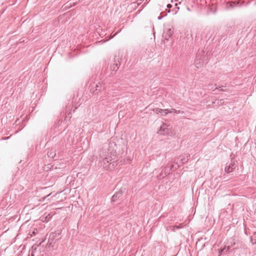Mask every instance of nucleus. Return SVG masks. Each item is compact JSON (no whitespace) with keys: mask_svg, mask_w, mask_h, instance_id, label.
<instances>
[{"mask_svg":"<svg viewBox=\"0 0 256 256\" xmlns=\"http://www.w3.org/2000/svg\"><path fill=\"white\" fill-rule=\"evenodd\" d=\"M251 242H252V244H256V241L254 242H253V240L251 238Z\"/></svg>","mask_w":256,"mask_h":256,"instance_id":"obj_22","label":"nucleus"},{"mask_svg":"<svg viewBox=\"0 0 256 256\" xmlns=\"http://www.w3.org/2000/svg\"><path fill=\"white\" fill-rule=\"evenodd\" d=\"M186 162V160H184L182 161V163H184Z\"/></svg>","mask_w":256,"mask_h":256,"instance_id":"obj_25","label":"nucleus"},{"mask_svg":"<svg viewBox=\"0 0 256 256\" xmlns=\"http://www.w3.org/2000/svg\"><path fill=\"white\" fill-rule=\"evenodd\" d=\"M198 56H199V55H196V60H195V64H196L197 68H198L199 66H203L204 64H206V62H204V60L203 59L202 60V62H200L199 64H198L197 62V60H198Z\"/></svg>","mask_w":256,"mask_h":256,"instance_id":"obj_12","label":"nucleus"},{"mask_svg":"<svg viewBox=\"0 0 256 256\" xmlns=\"http://www.w3.org/2000/svg\"><path fill=\"white\" fill-rule=\"evenodd\" d=\"M180 228V226H174V228H176V229H179Z\"/></svg>","mask_w":256,"mask_h":256,"instance_id":"obj_20","label":"nucleus"},{"mask_svg":"<svg viewBox=\"0 0 256 256\" xmlns=\"http://www.w3.org/2000/svg\"><path fill=\"white\" fill-rule=\"evenodd\" d=\"M160 134H168L170 132V128H168V126L166 124H163L160 126Z\"/></svg>","mask_w":256,"mask_h":256,"instance_id":"obj_5","label":"nucleus"},{"mask_svg":"<svg viewBox=\"0 0 256 256\" xmlns=\"http://www.w3.org/2000/svg\"><path fill=\"white\" fill-rule=\"evenodd\" d=\"M116 144L114 142H110L108 147L102 150L99 154L101 166L106 170H112L114 168L116 162L114 160L117 152L114 148Z\"/></svg>","mask_w":256,"mask_h":256,"instance_id":"obj_1","label":"nucleus"},{"mask_svg":"<svg viewBox=\"0 0 256 256\" xmlns=\"http://www.w3.org/2000/svg\"><path fill=\"white\" fill-rule=\"evenodd\" d=\"M223 87H224L223 86H218V88H215V90H220V91L224 92V91H225V90L223 89Z\"/></svg>","mask_w":256,"mask_h":256,"instance_id":"obj_15","label":"nucleus"},{"mask_svg":"<svg viewBox=\"0 0 256 256\" xmlns=\"http://www.w3.org/2000/svg\"><path fill=\"white\" fill-rule=\"evenodd\" d=\"M173 32V28H166L164 30L162 37L165 40H168L172 36Z\"/></svg>","mask_w":256,"mask_h":256,"instance_id":"obj_4","label":"nucleus"},{"mask_svg":"<svg viewBox=\"0 0 256 256\" xmlns=\"http://www.w3.org/2000/svg\"><path fill=\"white\" fill-rule=\"evenodd\" d=\"M154 111L158 114H160L162 116H166L168 113V109H161L156 108L154 110Z\"/></svg>","mask_w":256,"mask_h":256,"instance_id":"obj_10","label":"nucleus"},{"mask_svg":"<svg viewBox=\"0 0 256 256\" xmlns=\"http://www.w3.org/2000/svg\"><path fill=\"white\" fill-rule=\"evenodd\" d=\"M239 4L238 2H232L230 4V7L232 8H233L237 6H238Z\"/></svg>","mask_w":256,"mask_h":256,"instance_id":"obj_14","label":"nucleus"},{"mask_svg":"<svg viewBox=\"0 0 256 256\" xmlns=\"http://www.w3.org/2000/svg\"><path fill=\"white\" fill-rule=\"evenodd\" d=\"M120 66V62L118 60V58H114L113 63L111 64L108 68H107L108 72V70H110V74H109V76H112L115 74V72H116V70L118 69Z\"/></svg>","mask_w":256,"mask_h":256,"instance_id":"obj_2","label":"nucleus"},{"mask_svg":"<svg viewBox=\"0 0 256 256\" xmlns=\"http://www.w3.org/2000/svg\"><path fill=\"white\" fill-rule=\"evenodd\" d=\"M60 232H58V233H56V232H53V233H52L50 234V238H54V237L55 236H58V239L60 238Z\"/></svg>","mask_w":256,"mask_h":256,"instance_id":"obj_13","label":"nucleus"},{"mask_svg":"<svg viewBox=\"0 0 256 256\" xmlns=\"http://www.w3.org/2000/svg\"><path fill=\"white\" fill-rule=\"evenodd\" d=\"M174 113H176V114H180V113H181V112L180 110H176V111H174ZM182 114L184 113V112H182Z\"/></svg>","mask_w":256,"mask_h":256,"instance_id":"obj_18","label":"nucleus"},{"mask_svg":"<svg viewBox=\"0 0 256 256\" xmlns=\"http://www.w3.org/2000/svg\"><path fill=\"white\" fill-rule=\"evenodd\" d=\"M3 139H4V140H5L8 139V138H4Z\"/></svg>","mask_w":256,"mask_h":256,"instance_id":"obj_27","label":"nucleus"},{"mask_svg":"<svg viewBox=\"0 0 256 256\" xmlns=\"http://www.w3.org/2000/svg\"><path fill=\"white\" fill-rule=\"evenodd\" d=\"M50 195V194H48L44 198H46L48 197Z\"/></svg>","mask_w":256,"mask_h":256,"instance_id":"obj_26","label":"nucleus"},{"mask_svg":"<svg viewBox=\"0 0 256 256\" xmlns=\"http://www.w3.org/2000/svg\"><path fill=\"white\" fill-rule=\"evenodd\" d=\"M56 155V150L52 148L48 152V158H54Z\"/></svg>","mask_w":256,"mask_h":256,"instance_id":"obj_11","label":"nucleus"},{"mask_svg":"<svg viewBox=\"0 0 256 256\" xmlns=\"http://www.w3.org/2000/svg\"><path fill=\"white\" fill-rule=\"evenodd\" d=\"M166 6L168 8H172V5L171 4H167Z\"/></svg>","mask_w":256,"mask_h":256,"instance_id":"obj_19","label":"nucleus"},{"mask_svg":"<svg viewBox=\"0 0 256 256\" xmlns=\"http://www.w3.org/2000/svg\"><path fill=\"white\" fill-rule=\"evenodd\" d=\"M164 17V16H159L158 18V20H162Z\"/></svg>","mask_w":256,"mask_h":256,"instance_id":"obj_21","label":"nucleus"},{"mask_svg":"<svg viewBox=\"0 0 256 256\" xmlns=\"http://www.w3.org/2000/svg\"><path fill=\"white\" fill-rule=\"evenodd\" d=\"M162 172H163V174L164 175V172L163 171Z\"/></svg>","mask_w":256,"mask_h":256,"instance_id":"obj_29","label":"nucleus"},{"mask_svg":"<svg viewBox=\"0 0 256 256\" xmlns=\"http://www.w3.org/2000/svg\"><path fill=\"white\" fill-rule=\"evenodd\" d=\"M254 234H256V232H254Z\"/></svg>","mask_w":256,"mask_h":256,"instance_id":"obj_30","label":"nucleus"},{"mask_svg":"<svg viewBox=\"0 0 256 256\" xmlns=\"http://www.w3.org/2000/svg\"><path fill=\"white\" fill-rule=\"evenodd\" d=\"M122 194L123 191L122 189L116 192L112 198V202H116L122 196Z\"/></svg>","mask_w":256,"mask_h":256,"instance_id":"obj_6","label":"nucleus"},{"mask_svg":"<svg viewBox=\"0 0 256 256\" xmlns=\"http://www.w3.org/2000/svg\"><path fill=\"white\" fill-rule=\"evenodd\" d=\"M175 6H176V8L178 10H179V7L178 6V4H175Z\"/></svg>","mask_w":256,"mask_h":256,"instance_id":"obj_23","label":"nucleus"},{"mask_svg":"<svg viewBox=\"0 0 256 256\" xmlns=\"http://www.w3.org/2000/svg\"><path fill=\"white\" fill-rule=\"evenodd\" d=\"M170 168L169 169V168H164V170L162 171L164 172V175L163 174V172H161L158 176V179H162L167 176L170 173V170H172L173 166L172 165L170 166Z\"/></svg>","mask_w":256,"mask_h":256,"instance_id":"obj_7","label":"nucleus"},{"mask_svg":"<svg viewBox=\"0 0 256 256\" xmlns=\"http://www.w3.org/2000/svg\"><path fill=\"white\" fill-rule=\"evenodd\" d=\"M102 85L99 86L98 84H94L90 86V91L94 93L97 94L102 90Z\"/></svg>","mask_w":256,"mask_h":256,"instance_id":"obj_9","label":"nucleus"},{"mask_svg":"<svg viewBox=\"0 0 256 256\" xmlns=\"http://www.w3.org/2000/svg\"><path fill=\"white\" fill-rule=\"evenodd\" d=\"M230 250V248L229 247H228L227 248V250Z\"/></svg>","mask_w":256,"mask_h":256,"instance_id":"obj_28","label":"nucleus"},{"mask_svg":"<svg viewBox=\"0 0 256 256\" xmlns=\"http://www.w3.org/2000/svg\"><path fill=\"white\" fill-rule=\"evenodd\" d=\"M236 160L233 159H231L230 164L226 166L224 168V170L226 172L229 174L234 171V170L236 168Z\"/></svg>","mask_w":256,"mask_h":256,"instance_id":"obj_3","label":"nucleus"},{"mask_svg":"<svg viewBox=\"0 0 256 256\" xmlns=\"http://www.w3.org/2000/svg\"><path fill=\"white\" fill-rule=\"evenodd\" d=\"M122 90V88L119 85L118 82H116L111 88L110 90L114 91L112 92L113 94H118V91Z\"/></svg>","mask_w":256,"mask_h":256,"instance_id":"obj_8","label":"nucleus"},{"mask_svg":"<svg viewBox=\"0 0 256 256\" xmlns=\"http://www.w3.org/2000/svg\"><path fill=\"white\" fill-rule=\"evenodd\" d=\"M65 4H66V7H70V6L68 5V3H66Z\"/></svg>","mask_w":256,"mask_h":256,"instance_id":"obj_24","label":"nucleus"},{"mask_svg":"<svg viewBox=\"0 0 256 256\" xmlns=\"http://www.w3.org/2000/svg\"><path fill=\"white\" fill-rule=\"evenodd\" d=\"M70 114H71L70 112L68 114V116H66L65 118V120H67L68 118H71V116H70Z\"/></svg>","mask_w":256,"mask_h":256,"instance_id":"obj_17","label":"nucleus"},{"mask_svg":"<svg viewBox=\"0 0 256 256\" xmlns=\"http://www.w3.org/2000/svg\"><path fill=\"white\" fill-rule=\"evenodd\" d=\"M176 109L174 108H171L170 110H168V113L170 112V113H173L174 112V111H176Z\"/></svg>","mask_w":256,"mask_h":256,"instance_id":"obj_16","label":"nucleus"},{"mask_svg":"<svg viewBox=\"0 0 256 256\" xmlns=\"http://www.w3.org/2000/svg\"><path fill=\"white\" fill-rule=\"evenodd\" d=\"M178 0H175V1H178Z\"/></svg>","mask_w":256,"mask_h":256,"instance_id":"obj_31","label":"nucleus"}]
</instances>
